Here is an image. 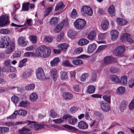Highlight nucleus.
Returning <instances> with one entry per match:
<instances>
[{
  "label": "nucleus",
  "mask_w": 134,
  "mask_h": 134,
  "mask_svg": "<svg viewBox=\"0 0 134 134\" xmlns=\"http://www.w3.org/2000/svg\"><path fill=\"white\" fill-rule=\"evenodd\" d=\"M68 75L66 72L63 71L60 76L61 78L63 80H65L67 79Z\"/></svg>",
  "instance_id": "53"
},
{
  "label": "nucleus",
  "mask_w": 134,
  "mask_h": 134,
  "mask_svg": "<svg viewBox=\"0 0 134 134\" xmlns=\"http://www.w3.org/2000/svg\"><path fill=\"white\" fill-rule=\"evenodd\" d=\"M34 126L35 129L36 130H37L44 127L45 125L38 124H34Z\"/></svg>",
  "instance_id": "44"
},
{
  "label": "nucleus",
  "mask_w": 134,
  "mask_h": 134,
  "mask_svg": "<svg viewBox=\"0 0 134 134\" xmlns=\"http://www.w3.org/2000/svg\"><path fill=\"white\" fill-rule=\"evenodd\" d=\"M27 61L26 58H24L23 59L20 60L19 62V67L21 68L25 64V63Z\"/></svg>",
  "instance_id": "47"
},
{
  "label": "nucleus",
  "mask_w": 134,
  "mask_h": 134,
  "mask_svg": "<svg viewBox=\"0 0 134 134\" xmlns=\"http://www.w3.org/2000/svg\"><path fill=\"white\" fill-rule=\"evenodd\" d=\"M100 105L103 111L107 112L109 110L110 107L107 103L101 101L100 102Z\"/></svg>",
  "instance_id": "11"
},
{
  "label": "nucleus",
  "mask_w": 134,
  "mask_h": 134,
  "mask_svg": "<svg viewBox=\"0 0 134 134\" xmlns=\"http://www.w3.org/2000/svg\"><path fill=\"white\" fill-rule=\"evenodd\" d=\"M116 20L118 24L120 26L125 25L127 23L126 20L122 18H117Z\"/></svg>",
  "instance_id": "25"
},
{
  "label": "nucleus",
  "mask_w": 134,
  "mask_h": 134,
  "mask_svg": "<svg viewBox=\"0 0 134 134\" xmlns=\"http://www.w3.org/2000/svg\"><path fill=\"white\" fill-rule=\"evenodd\" d=\"M35 51L36 53L38 56L43 58L48 57L51 52L50 48L44 45L38 47L36 49Z\"/></svg>",
  "instance_id": "1"
},
{
  "label": "nucleus",
  "mask_w": 134,
  "mask_h": 134,
  "mask_svg": "<svg viewBox=\"0 0 134 134\" xmlns=\"http://www.w3.org/2000/svg\"><path fill=\"white\" fill-rule=\"evenodd\" d=\"M112 62V58L110 56L105 57L104 59V64L107 65L110 64Z\"/></svg>",
  "instance_id": "26"
},
{
  "label": "nucleus",
  "mask_w": 134,
  "mask_h": 134,
  "mask_svg": "<svg viewBox=\"0 0 134 134\" xmlns=\"http://www.w3.org/2000/svg\"><path fill=\"white\" fill-rule=\"evenodd\" d=\"M127 82V76L125 75L122 76L121 78L120 81V83L125 85L126 84Z\"/></svg>",
  "instance_id": "34"
},
{
  "label": "nucleus",
  "mask_w": 134,
  "mask_h": 134,
  "mask_svg": "<svg viewBox=\"0 0 134 134\" xmlns=\"http://www.w3.org/2000/svg\"><path fill=\"white\" fill-rule=\"evenodd\" d=\"M68 121L70 124L74 125L76 123L77 119H76L72 118H71L68 119Z\"/></svg>",
  "instance_id": "46"
},
{
  "label": "nucleus",
  "mask_w": 134,
  "mask_h": 134,
  "mask_svg": "<svg viewBox=\"0 0 134 134\" xmlns=\"http://www.w3.org/2000/svg\"><path fill=\"white\" fill-rule=\"evenodd\" d=\"M63 65L66 66L71 67L73 66V65L70 64L69 61L68 60L65 61L63 63Z\"/></svg>",
  "instance_id": "59"
},
{
  "label": "nucleus",
  "mask_w": 134,
  "mask_h": 134,
  "mask_svg": "<svg viewBox=\"0 0 134 134\" xmlns=\"http://www.w3.org/2000/svg\"><path fill=\"white\" fill-rule=\"evenodd\" d=\"M103 99L108 103H110V98L109 96L107 95L103 96Z\"/></svg>",
  "instance_id": "60"
},
{
  "label": "nucleus",
  "mask_w": 134,
  "mask_h": 134,
  "mask_svg": "<svg viewBox=\"0 0 134 134\" xmlns=\"http://www.w3.org/2000/svg\"><path fill=\"white\" fill-rule=\"evenodd\" d=\"M120 39L122 42L126 41L130 43L133 42L130 35L128 33H125L123 34L121 37Z\"/></svg>",
  "instance_id": "9"
},
{
  "label": "nucleus",
  "mask_w": 134,
  "mask_h": 134,
  "mask_svg": "<svg viewBox=\"0 0 134 134\" xmlns=\"http://www.w3.org/2000/svg\"><path fill=\"white\" fill-rule=\"evenodd\" d=\"M35 87V85L34 84H31L27 85L25 87V89L27 91H30L33 90Z\"/></svg>",
  "instance_id": "35"
},
{
  "label": "nucleus",
  "mask_w": 134,
  "mask_h": 134,
  "mask_svg": "<svg viewBox=\"0 0 134 134\" xmlns=\"http://www.w3.org/2000/svg\"><path fill=\"white\" fill-rule=\"evenodd\" d=\"M111 81L117 83H120V79L117 76L113 75L110 76Z\"/></svg>",
  "instance_id": "28"
},
{
  "label": "nucleus",
  "mask_w": 134,
  "mask_h": 134,
  "mask_svg": "<svg viewBox=\"0 0 134 134\" xmlns=\"http://www.w3.org/2000/svg\"><path fill=\"white\" fill-rule=\"evenodd\" d=\"M83 49L82 47H79L76 49L74 51V53L76 54H79L81 53L83 51Z\"/></svg>",
  "instance_id": "56"
},
{
  "label": "nucleus",
  "mask_w": 134,
  "mask_h": 134,
  "mask_svg": "<svg viewBox=\"0 0 134 134\" xmlns=\"http://www.w3.org/2000/svg\"><path fill=\"white\" fill-rule=\"evenodd\" d=\"M25 56L26 57L34 56L35 55V54L33 52H29L25 53Z\"/></svg>",
  "instance_id": "61"
},
{
  "label": "nucleus",
  "mask_w": 134,
  "mask_h": 134,
  "mask_svg": "<svg viewBox=\"0 0 134 134\" xmlns=\"http://www.w3.org/2000/svg\"><path fill=\"white\" fill-rule=\"evenodd\" d=\"M109 25V22L107 20H103L101 23L102 28L103 30H106L108 29Z\"/></svg>",
  "instance_id": "21"
},
{
  "label": "nucleus",
  "mask_w": 134,
  "mask_h": 134,
  "mask_svg": "<svg viewBox=\"0 0 134 134\" xmlns=\"http://www.w3.org/2000/svg\"><path fill=\"white\" fill-rule=\"evenodd\" d=\"M64 127L66 128L69 130H70L74 132H77L79 131V130L76 128L72 126L68 125H65L63 126Z\"/></svg>",
  "instance_id": "29"
},
{
  "label": "nucleus",
  "mask_w": 134,
  "mask_h": 134,
  "mask_svg": "<svg viewBox=\"0 0 134 134\" xmlns=\"http://www.w3.org/2000/svg\"><path fill=\"white\" fill-rule=\"evenodd\" d=\"M64 23V20L61 22L56 26V28L54 29V31L55 32L58 33L59 32L62 30V27L63 26Z\"/></svg>",
  "instance_id": "19"
},
{
  "label": "nucleus",
  "mask_w": 134,
  "mask_h": 134,
  "mask_svg": "<svg viewBox=\"0 0 134 134\" xmlns=\"http://www.w3.org/2000/svg\"><path fill=\"white\" fill-rule=\"evenodd\" d=\"M88 75V74L87 73H85L83 74L81 77V81H84Z\"/></svg>",
  "instance_id": "58"
},
{
  "label": "nucleus",
  "mask_w": 134,
  "mask_h": 134,
  "mask_svg": "<svg viewBox=\"0 0 134 134\" xmlns=\"http://www.w3.org/2000/svg\"><path fill=\"white\" fill-rule=\"evenodd\" d=\"M30 3H24L22 6V9L25 11H28Z\"/></svg>",
  "instance_id": "39"
},
{
  "label": "nucleus",
  "mask_w": 134,
  "mask_h": 134,
  "mask_svg": "<svg viewBox=\"0 0 134 134\" xmlns=\"http://www.w3.org/2000/svg\"><path fill=\"white\" fill-rule=\"evenodd\" d=\"M29 105L28 102L26 100H23L20 102L18 106L24 107H26Z\"/></svg>",
  "instance_id": "32"
},
{
  "label": "nucleus",
  "mask_w": 134,
  "mask_h": 134,
  "mask_svg": "<svg viewBox=\"0 0 134 134\" xmlns=\"http://www.w3.org/2000/svg\"><path fill=\"white\" fill-rule=\"evenodd\" d=\"M11 31V30L3 28L0 30V34H7L9 33Z\"/></svg>",
  "instance_id": "38"
},
{
  "label": "nucleus",
  "mask_w": 134,
  "mask_h": 134,
  "mask_svg": "<svg viewBox=\"0 0 134 134\" xmlns=\"http://www.w3.org/2000/svg\"><path fill=\"white\" fill-rule=\"evenodd\" d=\"M106 36L107 34L106 33H100L98 35V38L99 40H103L106 38Z\"/></svg>",
  "instance_id": "52"
},
{
  "label": "nucleus",
  "mask_w": 134,
  "mask_h": 134,
  "mask_svg": "<svg viewBox=\"0 0 134 134\" xmlns=\"http://www.w3.org/2000/svg\"><path fill=\"white\" fill-rule=\"evenodd\" d=\"M107 46L105 45H103L99 46L97 49L96 52V53H99L106 48Z\"/></svg>",
  "instance_id": "48"
},
{
  "label": "nucleus",
  "mask_w": 134,
  "mask_h": 134,
  "mask_svg": "<svg viewBox=\"0 0 134 134\" xmlns=\"http://www.w3.org/2000/svg\"><path fill=\"white\" fill-rule=\"evenodd\" d=\"M81 13L83 15H87L92 16L93 14V11L91 8L87 6H82L81 10Z\"/></svg>",
  "instance_id": "7"
},
{
  "label": "nucleus",
  "mask_w": 134,
  "mask_h": 134,
  "mask_svg": "<svg viewBox=\"0 0 134 134\" xmlns=\"http://www.w3.org/2000/svg\"><path fill=\"white\" fill-rule=\"evenodd\" d=\"M89 42L88 40L85 38H81L78 41V44L80 46H82L87 44Z\"/></svg>",
  "instance_id": "23"
},
{
  "label": "nucleus",
  "mask_w": 134,
  "mask_h": 134,
  "mask_svg": "<svg viewBox=\"0 0 134 134\" xmlns=\"http://www.w3.org/2000/svg\"><path fill=\"white\" fill-rule=\"evenodd\" d=\"M10 23L8 17L5 15L0 16V27H3L8 25Z\"/></svg>",
  "instance_id": "5"
},
{
  "label": "nucleus",
  "mask_w": 134,
  "mask_h": 134,
  "mask_svg": "<svg viewBox=\"0 0 134 134\" xmlns=\"http://www.w3.org/2000/svg\"><path fill=\"white\" fill-rule=\"evenodd\" d=\"M27 114V112L25 110L21 109L18 111L17 114L22 116H25Z\"/></svg>",
  "instance_id": "45"
},
{
  "label": "nucleus",
  "mask_w": 134,
  "mask_h": 134,
  "mask_svg": "<svg viewBox=\"0 0 134 134\" xmlns=\"http://www.w3.org/2000/svg\"><path fill=\"white\" fill-rule=\"evenodd\" d=\"M127 104V103L124 100L122 101L119 107V109L121 111L123 112L126 109Z\"/></svg>",
  "instance_id": "18"
},
{
  "label": "nucleus",
  "mask_w": 134,
  "mask_h": 134,
  "mask_svg": "<svg viewBox=\"0 0 134 134\" xmlns=\"http://www.w3.org/2000/svg\"><path fill=\"white\" fill-rule=\"evenodd\" d=\"M36 75L37 79L41 80L49 79L48 77H45V74L43 69L41 68H38L36 71Z\"/></svg>",
  "instance_id": "3"
},
{
  "label": "nucleus",
  "mask_w": 134,
  "mask_h": 134,
  "mask_svg": "<svg viewBox=\"0 0 134 134\" xmlns=\"http://www.w3.org/2000/svg\"><path fill=\"white\" fill-rule=\"evenodd\" d=\"M57 47L58 48H60L61 50H63V49H66L68 47V45L66 43H63L60 44L58 45Z\"/></svg>",
  "instance_id": "42"
},
{
  "label": "nucleus",
  "mask_w": 134,
  "mask_h": 134,
  "mask_svg": "<svg viewBox=\"0 0 134 134\" xmlns=\"http://www.w3.org/2000/svg\"><path fill=\"white\" fill-rule=\"evenodd\" d=\"M32 70L31 69H28L23 73L22 77L23 79L25 80L29 77L31 75Z\"/></svg>",
  "instance_id": "16"
},
{
  "label": "nucleus",
  "mask_w": 134,
  "mask_h": 134,
  "mask_svg": "<svg viewBox=\"0 0 134 134\" xmlns=\"http://www.w3.org/2000/svg\"><path fill=\"white\" fill-rule=\"evenodd\" d=\"M72 63L76 65H79L83 64V62L81 60L76 59L72 61Z\"/></svg>",
  "instance_id": "37"
},
{
  "label": "nucleus",
  "mask_w": 134,
  "mask_h": 134,
  "mask_svg": "<svg viewBox=\"0 0 134 134\" xmlns=\"http://www.w3.org/2000/svg\"><path fill=\"white\" fill-rule=\"evenodd\" d=\"M96 48V45L95 44H92L88 46V51L89 52H92L93 50Z\"/></svg>",
  "instance_id": "30"
},
{
  "label": "nucleus",
  "mask_w": 134,
  "mask_h": 134,
  "mask_svg": "<svg viewBox=\"0 0 134 134\" xmlns=\"http://www.w3.org/2000/svg\"><path fill=\"white\" fill-rule=\"evenodd\" d=\"M64 4L63 2H61L58 3L55 7V10L57 11L59 10H62L64 8Z\"/></svg>",
  "instance_id": "31"
},
{
  "label": "nucleus",
  "mask_w": 134,
  "mask_h": 134,
  "mask_svg": "<svg viewBox=\"0 0 134 134\" xmlns=\"http://www.w3.org/2000/svg\"><path fill=\"white\" fill-rule=\"evenodd\" d=\"M18 42L19 44L22 47L26 46L28 43L25 36H20L18 40Z\"/></svg>",
  "instance_id": "10"
},
{
  "label": "nucleus",
  "mask_w": 134,
  "mask_h": 134,
  "mask_svg": "<svg viewBox=\"0 0 134 134\" xmlns=\"http://www.w3.org/2000/svg\"><path fill=\"white\" fill-rule=\"evenodd\" d=\"M53 121L55 123L61 124L63 122V120L61 118L53 120Z\"/></svg>",
  "instance_id": "63"
},
{
  "label": "nucleus",
  "mask_w": 134,
  "mask_h": 134,
  "mask_svg": "<svg viewBox=\"0 0 134 134\" xmlns=\"http://www.w3.org/2000/svg\"><path fill=\"white\" fill-rule=\"evenodd\" d=\"M111 39L113 41L116 40L118 38V32L116 30H112L110 32Z\"/></svg>",
  "instance_id": "15"
},
{
  "label": "nucleus",
  "mask_w": 134,
  "mask_h": 134,
  "mask_svg": "<svg viewBox=\"0 0 134 134\" xmlns=\"http://www.w3.org/2000/svg\"><path fill=\"white\" fill-rule=\"evenodd\" d=\"M86 24V22L84 19L80 18L77 19L74 23L75 28L78 30L83 29Z\"/></svg>",
  "instance_id": "2"
},
{
  "label": "nucleus",
  "mask_w": 134,
  "mask_h": 134,
  "mask_svg": "<svg viewBox=\"0 0 134 134\" xmlns=\"http://www.w3.org/2000/svg\"><path fill=\"white\" fill-rule=\"evenodd\" d=\"M9 130V129L7 127H0V134H3V133L7 132Z\"/></svg>",
  "instance_id": "40"
},
{
  "label": "nucleus",
  "mask_w": 134,
  "mask_h": 134,
  "mask_svg": "<svg viewBox=\"0 0 134 134\" xmlns=\"http://www.w3.org/2000/svg\"><path fill=\"white\" fill-rule=\"evenodd\" d=\"M98 124L96 121V120H94L92 123L90 124V126L91 127H94L95 128H97Z\"/></svg>",
  "instance_id": "57"
},
{
  "label": "nucleus",
  "mask_w": 134,
  "mask_h": 134,
  "mask_svg": "<svg viewBox=\"0 0 134 134\" xmlns=\"http://www.w3.org/2000/svg\"><path fill=\"white\" fill-rule=\"evenodd\" d=\"M117 93L120 94H122L125 92V88L123 86L119 87L117 89Z\"/></svg>",
  "instance_id": "33"
},
{
  "label": "nucleus",
  "mask_w": 134,
  "mask_h": 134,
  "mask_svg": "<svg viewBox=\"0 0 134 134\" xmlns=\"http://www.w3.org/2000/svg\"><path fill=\"white\" fill-rule=\"evenodd\" d=\"M77 14L76 10L74 9H73L70 14L71 17L72 18H75L77 17Z\"/></svg>",
  "instance_id": "50"
},
{
  "label": "nucleus",
  "mask_w": 134,
  "mask_h": 134,
  "mask_svg": "<svg viewBox=\"0 0 134 134\" xmlns=\"http://www.w3.org/2000/svg\"><path fill=\"white\" fill-rule=\"evenodd\" d=\"M50 74L54 81H56L58 76L57 70L55 69H52L50 72Z\"/></svg>",
  "instance_id": "13"
},
{
  "label": "nucleus",
  "mask_w": 134,
  "mask_h": 134,
  "mask_svg": "<svg viewBox=\"0 0 134 134\" xmlns=\"http://www.w3.org/2000/svg\"><path fill=\"white\" fill-rule=\"evenodd\" d=\"M11 100L15 104L19 101V98L18 97L15 96H13L11 98Z\"/></svg>",
  "instance_id": "49"
},
{
  "label": "nucleus",
  "mask_w": 134,
  "mask_h": 134,
  "mask_svg": "<svg viewBox=\"0 0 134 134\" xmlns=\"http://www.w3.org/2000/svg\"><path fill=\"white\" fill-rule=\"evenodd\" d=\"M58 22V19L57 18H53L51 19L50 23L51 24L56 25Z\"/></svg>",
  "instance_id": "55"
},
{
  "label": "nucleus",
  "mask_w": 134,
  "mask_h": 134,
  "mask_svg": "<svg viewBox=\"0 0 134 134\" xmlns=\"http://www.w3.org/2000/svg\"><path fill=\"white\" fill-rule=\"evenodd\" d=\"M63 97L65 100H71L72 98L73 95L69 92H64L63 94Z\"/></svg>",
  "instance_id": "20"
},
{
  "label": "nucleus",
  "mask_w": 134,
  "mask_h": 134,
  "mask_svg": "<svg viewBox=\"0 0 134 134\" xmlns=\"http://www.w3.org/2000/svg\"><path fill=\"white\" fill-rule=\"evenodd\" d=\"M10 43L9 38L8 37H4L2 38L0 41V47L4 48L5 47H8Z\"/></svg>",
  "instance_id": "6"
},
{
  "label": "nucleus",
  "mask_w": 134,
  "mask_h": 134,
  "mask_svg": "<svg viewBox=\"0 0 134 134\" xmlns=\"http://www.w3.org/2000/svg\"><path fill=\"white\" fill-rule=\"evenodd\" d=\"M29 38L30 41L33 44H35L37 42V38L36 36L30 35L29 36Z\"/></svg>",
  "instance_id": "36"
},
{
  "label": "nucleus",
  "mask_w": 134,
  "mask_h": 134,
  "mask_svg": "<svg viewBox=\"0 0 134 134\" xmlns=\"http://www.w3.org/2000/svg\"><path fill=\"white\" fill-rule=\"evenodd\" d=\"M78 127L79 129L82 130H85L88 127V124L83 121H81L78 124Z\"/></svg>",
  "instance_id": "12"
},
{
  "label": "nucleus",
  "mask_w": 134,
  "mask_h": 134,
  "mask_svg": "<svg viewBox=\"0 0 134 134\" xmlns=\"http://www.w3.org/2000/svg\"><path fill=\"white\" fill-rule=\"evenodd\" d=\"M18 113V110L15 111L12 115H10L9 118L11 119H14L16 118V116Z\"/></svg>",
  "instance_id": "62"
},
{
  "label": "nucleus",
  "mask_w": 134,
  "mask_h": 134,
  "mask_svg": "<svg viewBox=\"0 0 134 134\" xmlns=\"http://www.w3.org/2000/svg\"><path fill=\"white\" fill-rule=\"evenodd\" d=\"M20 134H32V132L29 129L25 127H23L21 130H19Z\"/></svg>",
  "instance_id": "17"
},
{
  "label": "nucleus",
  "mask_w": 134,
  "mask_h": 134,
  "mask_svg": "<svg viewBox=\"0 0 134 134\" xmlns=\"http://www.w3.org/2000/svg\"><path fill=\"white\" fill-rule=\"evenodd\" d=\"M126 50L123 46H119L117 47L113 52V54L116 56L121 57L123 55V53Z\"/></svg>",
  "instance_id": "4"
},
{
  "label": "nucleus",
  "mask_w": 134,
  "mask_h": 134,
  "mask_svg": "<svg viewBox=\"0 0 134 134\" xmlns=\"http://www.w3.org/2000/svg\"><path fill=\"white\" fill-rule=\"evenodd\" d=\"M77 32L72 30H69L68 31V37L72 39L74 38L77 35Z\"/></svg>",
  "instance_id": "14"
},
{
  "label": "nucleus",
  "mask_w": 134,
  "mask_h": 134,
  "mask_svg": "<svg viewBox=\"0 0 134 134\" xmlns=\"http://www.w3.org/2000/svg\"><path fill=\"white\" fill-rule=\"evenodd\" d=\"M37 98V96L36 93H33L31 94L30 97V100L32 101H34L36 100Z\"/></svg>",
  "instance_id": "43"
},
{
  "label": "nucleus",
  "mask_w": 134,
  "mask_h": 134,
  "mask_svg": "<svg viewBox=\"0 0 134 134\" xmlns=\"http://www.w3.org/2000/svg\"><path fill=\"white\" fill-rule=\"evenodd\" d=\"M110 70L111 72L114 73L117 72L118 71V69L116 68V67H112L110 68Z\"/></svg>",
  "instance_id": "64"
},
{
  "label": "nucleus",
  "mask_w": 134,
  "mask_h": 134,
  "mask_svg": "<svg viewBox=\"0 0 134 134\" xmlns=\"http://www.w3.org/2000/svg\"><path fill=\"white\" fill-rule=\"evenodd\" d=\"M95 87L92 85L89 86L87 90L88 92L90 93H94L95 91Z\"/></svg>",
  "instance_id": "41"
},
{
  "label": "nucleus",
  "mask_w": 134,
  "mask_h": 134,
  "mask_svg": "<svg viewBox=\"0 0 134 134\" xmlns=\"http://www.w3.org/2000/svg\"><path fill=\"white\" fill-rule=\"evenodd\" d=\"M114 8V6L112 5L109 7L108 10V12L111 16H112L115 15V10Z\"/></svg>",
  "instance_id": "27"
},
{
  "label": "nucleus",
  "mask_w": 134,
  "mask_h": 134,
  "mask_svg": "<svg viewBox=\"0 0 134 134\" xmlns=\"http://www.w3.org/2000/svg\"><path fill=\"white\" fill-rule=\"evenodd\" d=\"M129 107L130 110H132L134 109V99H132L130 102Z\"/></svg>",
  "instance_id": "54"
},
{
  "label": "nucleus",
  "mask_w": 134,
  "mask_h": 134,
  "mask_svg": "<svg viewBox=\"0 0 134 134\" xmlns=\"http://www.w3.org/2000/svg\"><path fill=\"white\" fill-rule=\"evenodd\" d=\"M59 60L58 58H54L50 62L51 66L52 67H54L57 66L59 62Z\"/></svg>",
  "instance_id": "24"
},
{
  "label": "nucleus",
  "mask_w": 134,
  "mask_h": 134,
  "mask_svg": "<svg viewBox=\"0 0 134 134\" xmlns=\"http://www.w3.org/2000/svg\"><path fill=\"white\" fill-rule=\"evenodd\" d=\"M50 115L51 117L53 118L58 117V115L54 111L53 109H52L51 110Z\"/></svg>",
  "instance_id": "51"
},
{
  "label": "nucleus",
  "mask_w": 134,
  "mask_h": 134,
  "mask_svg": "<svg viewBox=\"0 0 134 134\" xmlns=\"http://www.w3.org/2000/svg\"><path fill=\"white\" fill-rule=\"evenodd\" d=\"M7 47L8 48L5 51L6 54H9L11 53L14 51L15 49V45L14 42L10 41V44Z\"/></svg>",
  "instance_id": "8"
},
{
  "label": "nucleus",
  "mask_w": 134,
  "mask_h": 134,
  "mask_svg": "<svg viewBox=\"0 0 134 134\" xmlns=\"http://www.w3.org/2000/svg\"><path fill=\"white\" fill-rule=\"evenodd\" d=\"M96 37V33L94 30L91 31L87 36V38L90 40H93Z\"/></svg>",
  "instance_id": "22"
}]
</instances>
